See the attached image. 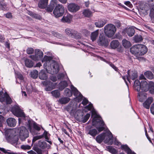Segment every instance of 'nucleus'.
Masks as SVG:
<instances>
[{
    "label": "nucleus",
    "instance_id": "obj_61",
    "mask_svg": "<svg viewBox=\"0 0 154 154\" xmlns=\"http://www.w3.org/2000/svg\"><path fill=\"white\" fill-rule=\"evenodd\" d=\"M32 16L35 18L38 19V20H41L42 19L41 17L38 14H33Z\"/></svg>",
    "mask_w": 154,
    "mask_h": 154
},
{
    "label": "nucleus",
    "instance_id": "obj_17",
    "mask_svg": "<svg viewBox=\"0 0 154 154\" xmlns=\"http://www.w3.org/2000/svg\"><path fill=\"white\" fill-rule=\"evenodd\" d=\"M48 0H41L38 3V6L40 8L44 9L47 7Z\"/></svg>",
    "mask_w": 154,
    "mask_h": 154
},
{
    "label": "nucleus",
    "instance_id": "obj_37",
    "mask_svg": "<svg viewBox=\"0 0 154 154\" xmlns=\"http://www.w3.org/2000/svg\"><path fill=\"white\" fill-rule=\"evenodd\" d=\"M130 71L128 70V76L133 80H134L137 77V75L136 72H132L131 75L129 74Z\"/></svg>",
    "mask_w": 154,
    "mask_h": 154
},
{
    "label": "nucleus",
    "instance_id": "obj_63",
    "mask_svg": "<svg viewBox=\"0 0 154 154\" xmlns=\"http://www.w3.org/2000/svg\"><path fill=\"white\" fill-rule=\"evenodd\" d=\"M4 118L2 116L0 115V127L2 126V123L4 120Z\"/></svg>",
    "mask_w": 154,
    "mask_h": 154
},
{
    "label": "nucleus",
    "instance_id": "obj_5",
    "mask_svg": "<svg viewBox=\"0 0 154 154\" xmlns=\"http://www.w3.org/2000/svg\"><path fill=\"white\" fill-rule=\"evenodd\" d=\"M65 12L64 7L62 5L58 4L55 7L53 12V14L56 18L62 16Z\"/></svg>",
    "mask_w": 154,
    "mask_h": 154
},
{
    "label": "nucleus",
    "instance_id": "obj_13",
    "mask_svg": "<svg viewBox=\"0 0 154 154\" xmlns=\"http://www.w3.org/2000/svg\"><path fill=\"white\" fill-rule=\"evenodd\" d=\"M71 88L74 95L76 97L77 99H78L79 101L81 100L82 99L83 96L81 93L73 85L71 86Z\"/></svg>",
    "mask_w": 154,
    "mask_h": 154
},
{
    "label": "nucleus",
    "instance_id": "obj_27",
    "mask_svg": "<svg viewBox=\"0 0 154 154\" xmlns=\"http://www.w3.org/2000/svg\"><path fill=\"white\" fill-rule=\"evenodd\" d=\"M99 30L97 29L92 32L91 34V38L92 41H95L99 34Z\"/></svg>",
    "mask_w": 154,
    "mask_h": 154
},
{
    "label": "nucleus",
    "instance_id": "obj_35",
    "mask_svg": "<svg viewBox=\"0 0 154 154\" xmlns=\"http://www.w3.org/2000/svg\"><path fill=\"white\" fill-rule=\"evenodd\" d=\"M25 66L28 67H31L33 66V63L32 61L28 59H26L25 60Z\"/></svg>",
    "mask_w": 154,
    "mask_h": 154
},
{
    "label": "nucleus",
    "instance_id": "obj_43",
    "mask_svg": "<svg viewBox=\"0 0 154 154\" xmlns=\"http://www.w3.org/2000/svg\"><path fill=\"white\" fill-rule=\"evenodd\" d=\"M38 72L36 70H34L31 72V77L34 78H36L38 76Z\"/></svg>",
    "mask_w": 154,
    "mask_h": 154
},
{
    "label": "nucleus",
    "instance_id": "obj_7",
    "mask_svg": "<svg viewBox=\"0 0 154 154\" xmlns=\"http://www.w3.org/2000/svg\"><path fill=\"white\" fill-rule=\"evenodd\" d=\"M0 102L5 104H10V97L6 92L0 91Z\"/></svg>",
    "mask_w": 154,
    "mask_h": 154
},
{
    "label": "nucleus",
    "instance_id": "obj_55",
    "mask_svg": "<svg viewBox=\"0 0 154 154\" xmlns=\"http://www.w3.org/2000/svg\"><path fill=\"white\" fill-rule=\"evenodd\" d=\"M20 148L24 150L30 149L31 148L30 146L28 145H22L21 146Z\"/></svg>",
    "mask_w": 154,
    "mask_h": 154
},
{
    "label": "nucleus",
    "instance_id": "obj_6",
    "mask_svg": "<svg viewBox=\"0 0 154 154\" xmlns=\"http://www.w3.org/2000/svg\"><path fill=\"white\" fill-rule=\"evenodd\" d=\"M20 138L22 141H24L29 137V134L28 131L24 127L22 126L19 128Z\"/></svg>",
    "mask_w": 154,
    "mask_h": 154
},
{
    "label": "nucleus",
    "instance_id": "obj_54",
    "mask_svg": "<svg viewBox=\"0 0 154 154\" xmlns=\"http://www.w3.org/2000/svg\"><path fill=\"white\" fill-rule=\"evenodd\" d=\"M27 54H33L34 52V49L32 48H28L26 50Z\"/></svg>",
    "mask_w": 154,
    "mask_h": 154
},
{
    "label": "nucleus",
    "instance_id": "obj_44",
    "mask_svg": "<svg viewBox=\"0 0 154 154\" xmlns=\"http://www.w3.org/2000/svg\"><path fill=\"white\" fill-rule=\"evenodd\" d=\"M32 149L36 152L37 154H43V152H44V151L41 149L37 147H33Z\"/></svg>",
    "mask_w": 154,
    "mask_h": 154
},
{
    "label": "nucleus",
    "instance_id": "obj_45",
    "mask_svg": "<svg viewBox=\"0 0 154 154\" xmlns=\"http://www.w3.org/2000/svg\"><path fill=\"white\" fill-rule=\"evenodd\" d=\"M64 94L68 97H70L72 95V93L70 89L67 88L64 91Z\"/></svg>",
    "mask_w": 154,
    "mask_h": 154
},
{
    "label": "nucleus",
    "instance_id": "obj_42",
    "mask_svg": "<svg viewBox=\"0 0 154 154\" xmlns=\"http://www.w3.org/2000/svg\"><path fill=\"white\" fill-rule=\"evenodd\" d=\"M90 117V114L88 113L85 116H84L83 117H81L80 119H81V121H82L83 123H85L88 120Z\"/></svg>",
    "mask_w": 154,
    "mask_h": 154
},
{
    "label": "nucleus",
    "instance_id": "obj_19",
    "mask_svg": "<svg viewBox=\"0 0 154 154\" xmlns=\"http://www.w3.org/2000/svg\"><path fill=\"white\" fill-rule=\"evenodd\" d=\"M19 132V128L10 129V139L12 137H15L18 135Z\"/></svg>",
    "mask_w": 154,
    "mask_h": 154
},
{
    "label": "nucleus",
    "instance_id": "obj_23",
    "mask_svg": "<svg viewBox=\"0 0 154 154\" xmlns=\"http://www.w3.org/2000/svg\"><path fill=\"white\" fill-rule=\"evenodd\" d=\"M106 23V21L104 19L100 20L95 23L96 26L98 28L102 27Z\"/></svg>",
    "mask_w": 154,
    "mask_h": 154
},
{
    "label": "nucleus",
    "instance_id": "obj_1",
    "mask_svg": "<svg viewBox=\"0 0 154 154\" xmlns=\"http://www.w3.org/2000/svg\"><path fill=\"white\" fill-rule=\"evenodd\" d=\"M52 60L51 57L45 56L42 62H45L44 66L47 71L48 70L51 74H56L59 71V66L56 62Z\"/></svg>",
    "mask_w": 154,
    "mask_h": 154
},
{
    "label": "nucleus",
    "instance_id": "obj_28",
    "mask_svg": "<svg viewBox=\"0 0 154 154\" xmlns=\"http://www.w3.org/2000/svg\"><path fill=\"white\" fill-rule=\"evenodd\" d=\"M38 146L42 149H45L47 146V144L44 141L40 140L38 141Z\"/></svg>",
    "mask_w": 154,
    "mask_h": 154
},
{
    "label": "nucleus",
    "instance_id": "obj_21",
    "mask_svg": "<svg viewBox=\"0 0 154 154\" xmlns=\"http://www.w3.org/2000/svg\"><path fill=\"white\" fill-rule=\"evenodd\" d=\"M105 135V142L107 143L111 140L112 138V134L109 132L108 133H104Z\"/></svg>",
    "mask_w": 154,
    "mask_h": 154
},
{
    "label": "nucleus",
    "instance_id": "obj_11",
    "mask_svg": "<svg viewBox=\"0 0 154 154\" xmlns=\"http://www.w3.org/2000/svg\"><path fill=\"white\" fill-rule=\"evenodd\" d=\"M35 55H30L29 57L34 60H38L43 57V53L40 50L37 49L35 50Z\"/></svg>",
    "mask_w": 154,
    "mask_h": 154
},
{
    "label": "nucleus",
    "instance_id": "obj_24",
    "mask_svg": "<svg viewBox=\"0 0 154 154\" xmlns=\"http://www.w3.org/2000/svg\"><path fill=\"white\" fill-rule=\"evenodd\" d=\"M141 83L138 80H136L134 82V87L137 91H139L141 89Z\"/></svg>",
    "mask_w": 154,
    "mask_h": 154
},
{
    "label": "nucleus",
    "instance_id": "obj_60",
    "mask_svg": "<svg viewBox=\"0 0 154 154\" xmlns=\"http://www.w3.org/2000/svg\"><path fill=\"white\" fill-rule=\"evenodd\" d=\"M96 128L99 132L102 131L105 129V128L104 127V126L98 127H96Z\"/></svg>",
    "mask_w": 154,
    "mask_h": 154
},
{
    "label": "nucleus",
    "instance_id": "obj_20",
    "mask_svg": "<svg viewBox=\"0 0 154 154\" xmlns=\"http://www.w3.org/2000/svg\"><path fill=\"white\" fill-rule=\"evenodd\" d=\"M105 139V135H104V133H103L100 134L96 137V140L97 142L99 143H101Z\"/></svg>",
    "mask_w": 154,
    "mask_h": 154
},
{
    "label": "nucleus",
    "instance_id": "obj_33",
    "mask_svg": "<svg viewBox=\"0 0 154 154\" xmlns=\"http://www.w3.org/2000/svg\"><path fill=\"white\" fill-rule=\"evenodd\" d=\"M122 42V45L125 48H129L131 46L130 42L126 39H123Z\"/></svg>",
    "mask_w": 154,
    "mask_h": 154
},
{
    "label": "nucleus",
    "instance_id": "obj_51",
    "mask_svg": "<svg viewBox=\"0 0 154 154\" xmlns=\"http://www.w3.org/2000/svg\"><path fill=\"white\" fill-rule=\"evenodd\" d=\"M147 2L149 8H154V0H147Z\"/></svg>",
    "mask_w": 154,
    "mask_h": 154
},
{
    "label": "nucleus",
    "instance_id": "obj_25",
    "mask_svg": "<svg viewBox=\"0 0 154 154\" xmlns=\"http://www.w3.org/2000/svg\"><path fill=\"white\" fill-rule=\"evenodd\" d=\"M149 13L152 22L154 23V8H149Z\"/></svg>",
    "mask_w": 154,
    "mask_h": 154
},
{
    "label": "nucleus",
    "instance_id": "obj_48",
    "mask_svg": "<svg viewBox=\"0 0 154 154\" xmlns=\"http://www.w3.org/2000/svg\"><path fill=\"white\" fill-rule=\"evenodd\" d=\"M16 77L19 79L20 81V82H23V76L19 72L16 73Z\"/></svg>",
    "mask_w": 154,
    "mask_h": 154
},
{
    "label": "nucleus",
    "instance_id": "obj_41",
    "mask_svg": "<svg viewBox=\"0 0 154 154\" xmlns=\"http://www.w3.org/2000/svg\"><path fill=\"white\" fill-rule=\"evenodd\" d=\"M5 133L6 139L9 142L10 141V129H5Z\"/></svg>",
    "mask_w": 154,
    "mask_h": 154
},
{
    "label": "nucleus",
    "instance_id": "obj_49",
    "mask_svg": "<svg viewBox=\"0 0 154 154\" xmlns=\"http://www.w3.org/2000/svg\"><path fill=\"white\" fill-rule=\"evenodd\" d=\"M17 121L15 119L10 118V127H14L16 124Z\"/></svg>",
    "mask_w": 154,
    "mask_h": 154
},
{
    "label": "nucleus",
    "instance_id": "obj_56",
    "mask_svg": "<svg viewBox=\"0 0 154 154\" xmlns=\"http://www.w3.org/2000/svg\"><path fill=\"white\" fill-rule=\"evenodd\" d=\"M7 5L5 3H2L0 2V9L4 10L6 9Z\"/></svg>",
    "mask_w": 154,
    "mask_h": 154
},
{
    "label": "nucleus",
    "instance_id": "obj_62",
    "mask_svg": "<svg viewBox=\"0 0 154 154\" xmlns=\"http://www.w3.org/2000/svg\"><path fill=\"white\" fill-rule=\"evenodd\" d=\"M148 85L149 86V89H151L152 88L154 87V83L152 82H149L148 84Z\"/></svg>",
    "mask_w": 154,
    "mask_h": 154
},
{
    "label": "nucleus",
    "instance_id": "obj_46",
    "mask_svg": "<svg viewBox=\"0 0 154 154\" xmlns=\"http://www.w3.org/2000/svg\"><path fill=\"white\" fill-rule=\"evenodd\" d=\"M51 93L53 96L56 98L58 97L60 95L59 91L57 90L53 91Z\"/></svg>",
    "mask_w": 154,
    "mask_h": 154
},
{
    "label": "nucleus",
    "instance_id": "obj_22",
    "mask_svg": "<svg viewBox=\"0 0 154 154\" xmlns=\"http://www.w3.org/2000/svg\"><path fill=\"white\" fill-rule=\"evenodd\" d=\"M47 74L45 71L42 70L39 74V78L42 80H46L48 78Z\"/></svg>",
    "mask_w": 154,
    "mask_h": 154
},
{
    "label": "nucleus",
    "instance_id": "obj_36",
    "mask_svg": "<svg viewBox=\"0 0 154 154\" xmlns=\"http://www.w3.org/2000/svg\"><path fill=\"white\" fill-rule=\"evenodd\" d=\"M88 134L92 137H94L98 134V132L97 129H92L89 130Z\"/></svg>",
    "mask_w": 154,
    "mask_h": 154
},
{
    "label": "nucleus",
    "instance_id": "obj_52",
    "mask_svg": "<svg viewBox=\"0 0 154 154\" xmlns=\"http://www.w3.org/2000/svg\"><path fill=\"white\" fill-rule=\"evenodd\" d=\"M58 2L57 0H51L50 2V5L54 8L57 5Z\"/></svg>",
    "mask_w": 154,
    "mask_h": 154
},
{
    "label": "nucleus",
    "instance_id": "obj_18",
    "mask_svg": "<svg viewBox=\"0 0 154 154\" xmlns=\"http://www.w3.org/2000/svg\"><path fill=\"white\" fill-rule=\"evenodd\" d=\"M120 45V43L117 40H113L110 43V47L112 49H115L118 47Z\"/></svg>",
    "mask_w": 154,
    "mask_h": 154
},
{
    "label": "nucleus",
    "instance_id": "obj_4",
    "mask_svg": "<svg viewBox=\"0 0 154 154\" xmlns=\"http://www.w3.org/2000/svg\"><path fill=\"white\" fill-rule=\"evenodd\" d=\"M75 109H74V106H66L65 109L67 111L70 113H72L75 115H77L79 119L81 117H82L84 114L82 110L80 109H78L76 107L75 109Z\"/></svg>",
    "mask_w": 154,
    "mask_h": 154
},
{
    "label": "nucleus",
    "instance_id": "obj_10",
    "mask_svg": "<svg viewBox=\"0 0 154 154\" xmlns=\"http://www.w3.org/2000/svg\"><path fill=\"white\" fill-rule=\"evenodd\" d=\"M66 33L72 38L76 39L81 38L80 34L77 33V32L74 30L69 28H67L65 30Z\"/></svg>",
    "mask_w": 154,
    "mask_h": 154
},
{
    "label": "nucleus",
    "instance_id": "obj_50",
    "mask_svg": "<svg viewBox=\"0 0 154 154\" xmlns=\"http://www.w3.org/2000/svg\"><path fill=\"white\" fill-rule=\"evenodd\" d=\"M144 97L145 96H143L141 95V94L140 92L138 93V98L140 102H143L144 100L145 99L144 98Z\"/></svg>",
    "mask_w": 154,
    "mask_h": 154
},
{
    "label": "nucleus",
    "instance_id": "obj_64",
    "mask_svg": "<svg viewBox=\"0 0 154 154\" xmlns=\"http://www.w3.org/2000/svg\"><path fill=\"white\" fill-rule=\"evenodd\" d=\"M117 51L119 52H122L123 51V48L121 46H119L116 48Z\"/></svg>",
    "mask_w": 154,
    "mask_h": 154
},
{
    "label": "nucleus",
    "instance_id": "obj_8",
    "mask_svg": "<svg viewBox=\"0 0 154 154\" xmlns=\"http://www.w3.org/2000/svg\"><path fill=\"white\" fill-rule=\"evenodd\" d=\"M11 111L13 113L18 117H21L25 118V115L23 110L21 109L19 106H14Z\"/></svg>",
    "mask_w": 154,
    "mask_h": 154
},
{
    "label": "nucleus",
    "instance_id": "obj_30",
    "mask_svg": "<svg viewBox=\"0 0 154 154\" xmlns=\"http://www.w3.org/2000/svg\"><path fill=\"white\" fill-rule=\"evenodd\" d=\"M67 85L68 84L65 81H62L59 83V89L60 90L62 91L65 88L67 87Z\"/></svg>",
    "mask_w": 154,
    "mask_h": 154
},
{
    "label": "nucleus",
    "instance_id": "obj_38",
    "mask_svg": "<svg viewBox=\"0 0 154 154\" xmlns=\"http://www.w3.org/2000/svg\"><path fill=\"white\" fill-rule=\"evenodd\" d=\"M106 150L113 154H116L117 152L115 149L110 146H106Z\"/></svg>",
    "mask_w": 154,
    "mask_h": 154
},
{
    "label": "nucleus",
    "instance_id": "obj_26",
    "mask_svg": "<svg viewBox=\"0 0 154 154\" xmlns=\"http://www.w3.org/2000/svg\"><path fill=\"white\" fill-rule=\"evenodd\" d=\"M72 19V17L71 15H68L66 16H64L61 19V21L63 23H68L70 22V21Z\"/></svg>",
    "mask_w": 154,
    "mask_h": 154
},
{
    "label": "nucleus",
    "instance_id": "obj_34",
    "mask_svg": "<svg viewBox=\"0 0 154 154\" xmlns=\"http://www.w3.org/2000/svg\"><path fill=\"white\" fill-rule=\"evenodd\" d=\"M144 74L148 79H151L153 78V75L152 73L150 71H147L144 73Z\"/></svg>",
    "mask_w": 154,
    "mask_h": 154
},
{
    "label": "nucleus",
    "instance_id": "obj_53",
    "mask_svg": "<svg viewBox=\"0 0 154 154\" xmlns=\"http://www.w3.org/2000/svg\"><path fill=\"white\" fill-rule=\"evenodd\" d=\"M43 138V135H39V136H35L34 137H33L32 140V142L33 143H34L37 140L42 138Z\"/></svg>",
    "mask_w": 154,
    "mask_h": 154
},
{
    "label": "nucleus",
    "instance_id": "obj_2",
    "mask_svg": "<svg viewBox=\"0 0 154 154\" xmlns=\"http://www.w3.org/2000/svg\"><path fill=\"white\" fill-rule=\"evenodd\" d=\"M148 51L147 47L143 45L137 44L132 46L130 49L131 52L136 56H142Z\"/></svg>",
    "mask_w": 154,
    "mask_h": 154
},
{
    "label": "nucleus",
    "instance_id": "obj_57",
    "mask_svg": "<svg viewBox=\"0 0 154 154\" xmlns=\"http://www.w3.org/2000/svg\"><path fill=\"white\" fill-rule=\"evenodd\" d=\"M53 34L55 37L59 38H61L63 37L62 35L57 32H54Z\"/></svg>",
    "mask_w": 154,
    "mask_h": 154
},
{
    "label": "nucleus",
    "instance_id": "obj_15",
    "mask_svg": "<svg viewBox=\"0 0 154 154\" xmlns=\"http://www.w3.org/2000/svg\"><path fill=\"white\" fill-rule=\"evenodd\" d=\"M27 125L28 126V128L29 129L30 131H31L32 127L33 125L34 128L38 131H39L41 128L35 122H31L30 120L28 121Z\"/></svg>",
    "mask_w": 154,
    "mask_h": 154
},
{
    "label": "nucleus",
    "instance_id": "obj_16",
    "mask_svg": "<svg viewBox=\"0 0 154 154\" xmlns=\"http://www.w3.org/2000/svg\"><path fill=\"white\" fill-rule=\"evenodd\" d=\"M141 89L143 91H146L149 89V86L147 82L145 81L141 82Z\"/></svg>",
    "mask_w": 154,
    "mask_h": 154
},
{
    "label": "nucleus",
    "instance_id": "obj_59",
    "mask_svg": "<svg viewBox=\"0 0 154 154\" xmlns=\"http://www.w3.org/2000/svg\"><path fill=\"white\" fill-rule=\"evenodd\" d=\"M89 102L88 100H87L86 98H84L83 100V101L82 102V104L84 105L85 106L87 104V103H88Z\"/></svg>",
    "mask_w": 154,
    "mask_h": 154
},
{
    "label": "nucleus",
    "instance_id": "obj_14",
    "mask_svg": "<svg viewBox=\"0 0 154 154\" xmlns=\"http://www.w3.org/2000/svg\"><path fill=\"white\" fill-rule=\"evenodd\" d=\"M79 7L74 3L70 4L68 6V10L72 12H76L79 10Z\"/></svg>",
    "mask_w": 154,
    "mask_h": 154
},
{
    "label": "nucleus",
    "instance_id": "obj_47",
    "mask_svg": "<svg viewBox=\"0 0 154 154\" xmlns=\"http://www.w3.org/2000/svg\"><path fill=\"white\" fill-rule=\"evenodd\" d=\"M121 149L125 151L126 153H127L131 149L128 147L127 145H122L121 146Z\"/></svg>",
    "mask_w": 154,
    "mask_h": 154
},
{
    "label": "nucleus",
    "instance_id": "obj_58",
    "mask_svg": "<svg viewBox=\"0 0 154 154\" xmlns=\"http://www.w3.org/2000/svg\"><path fill=\"white\" fill-rule=\"evenodd\" d=\"M54 8L50 5L47 7L46 10L48 12H51L52 11Z\"/></svg>",
    "mask_w": 154,
    "mask_h": 154
},
{
    "label": "nucleus",
    "instance_id": "obj_39",
    "mask_svg": "<svg viewBox=\"0 0 154 154\" xmlns=\"http://www.w3.org/2000/svg\"><path fill=\"white\" fill-rule=\"evenodd\" d=\"M70 100L69 98L68 97H63L59 99V102L61 104H66L68 103Z\"/></svg>",
    "mask_w": 154,
    "mask_h": 154
},
{
    "label": "nucleus",
    "instance_id": "obj_29",
    "mask_svg": "<svg viewBox=\"0 0 154 154\" xmlns=\"http://www.w3.org/2000/svg\"><path fill=\"white\" fill-rule=\"evenodd\" d=\"M127 33L130 37H132L134 34L135 30L133 27H129L127 29Z\"/></svg>",
    "mask_w": 154,
    "mask_h": 154
},
{
    "label": "nucleus",
    "instance_id": "obj_31",
    "mask_svg": "<svg viewBox=\"0 0 154 154\" xmlns=\"http://www.w3.org/2000/svg\"><path fill=\"white\" fill-rule=\"evenodd\" d=\"M133 39L135 42H139L143 40V38L141 35H137L134 36Z\"/></svg>",
    "mask_w": 154,
    "mask_h": 154
},
{
    "label": "nucleus",
    "instance_id": "obj_12",
    "mask_svg": "<svg viewBox=\"0 0 154 154\" xmlns=\"http://www.w3.org/2000/svg\"><path fill=\"white\" fill-rule=\"evenodd\" d=\"M97 43L98 45L101 46L107 47L109 44L107 38L104 35H100Z\"/></svg>",
    "mask_w": 154,
    "mask_h": 154
},
{
    "label": "nucleus",
    "instance_id": "obj_40",
    "mask_svg": "<svg viewBox=\"0 0 154 154\" xmlns=\"http://www.w3.org/2000/svg\"><path fill=\"white\" fill-rule=\"evenodd\" d=\"M83 14L85 17H90L92 16V12L89 10L86 9L83 11Z\"/></svg>",
    "mask_w": 154,
    "mask_h": 154
},
{
    "label": "nucleus",
    "instance_id": "obj_32",
    "mask_svg": "<svg viewBox=\"0 0 154 154\" xmlns=\"http://www.w3.org/2000/svg\"><path fill=\"white\" fill-rule=\"evenodd\" d=\"M153 100V98L152 97H149L143 103V106H150Z\"/></svg>",
    "mask_w": 154,
    "mask_h": 154
},
{
    "label": "nucleus",
    "instance_id": "obj_3",
    "mask_svg": "<svg viewBox=\"0 0 154 154\" xmlns=\"http://www.w3.org/2000/svg\"><path fill=\"white\" fill-rule=\"evenodd\" d=\"M116 28L115 26L112 24H108L104 27V31L108 37H112L115 33Z\"/></svg>",
    "mask_w": 154,
    "mask_h": 154
},
{
    "label": "nucleus",
    "instance_id": "obj_9",
    "mask_svg": "<svg viewBox=\"0 0 154 154\" xmlns=\"http://www.w3.org/2000/svg\"><path fill=\"white\" fill-rule=\"evenodd\" d=\"M92 125L97 127L104 126L105 124L104 122L102 120L101 118L97 116H95L93 119Z\"/></svg>",
    "mask_w": 154,
    "mask_h": 154
}]
</instances>
